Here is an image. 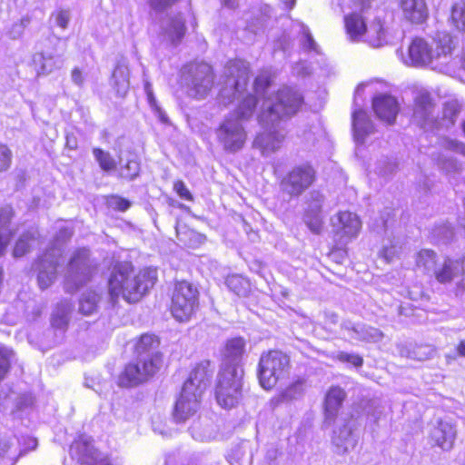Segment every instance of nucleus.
Returning a JSON list of instances; mask_svg holds the SVG:
<instances>
[{
	"instance_id": "nucleus-1",
	"label": "nucleus",
	"mask_w": 465,
	"mask_h": 465,
	"mask_svg": "<svg viewBox=\"0 0 465 465\" xmlns=\"http://www.w3.org/2000/svg\"><path fill=\"white\" fill-rule=\"evenodd\" d=\"M156 272L145 269L134 273L130 262L116 263L108 280L110 300L115 303L120 297L129 303L136 302L156 282Z\"/></svg>"
},
{
	"instance_id": "nucleus-2",
	"label": "nucleus",
	"mask_w": 465,
	"mask_h": 465,
	"mask_svg": "<svg viewBox=\"0 0 465 465\" xmlns=\"http://www.w3.org/2000/svg\"><path fill=\"white\" fill-rule=\"evenodd\" d=\"M303 103L302 95L291 87H283L263 98L258 114L259 123L274 124L292 117Z\"/></svg>"
},
{
	"instance_id": "nucleus-3",
	"label": "nucleus",
	"mask_w": 465,
	"mask_h": 465,
	"mask_svg": "<svg viewBox=\"0 0 465 465\" xmlns=\"http://www.w3.org/2000/svg\"><path fill=\"white\" fill-rule=\"evenodd\" d=\"M243 369L241 366L225 365L221 368L215 389L219 405L225 409L235 407L242 397Z\"/></svg>"
},
{
	"instance_id": "nucleus-4",
	"label": "nucleus",
	"mask_w": 465,
	"mask_h": 465,
	"mask_svg": "<svg viewBox=\"0 0 465 465\" xmlns=\"http://www.w3.org/2000/svg\"><path fill=\"white\" fill-rule=\"evenodd\" d=\"M223 78L218 99L221 104L227 106L245 91L250 78L248 64L242 60L228 62Z\"/></svg>"
},
{
	"instance_id": "nucleus-5",
	"label": "nucleus",
	"mask_w": 465,
	"mask_h": 465,
	"mask_svg": "<svg viewBox=\"0 0 465 465\" xmlns=\"http://www.w3.org/2000/svg\"><path fill=\"white\" fill-rule=\"evenodd\" d=\"M290 368L289 357L280 351H270L261 355L258 365V379L265 390L272 389L288 374Z\"/></svg>"
},
{
	"instance_id": "nucleus-6",
	"label": "nucleus",
	"mask_w": 465,
	"mask_h": 465,
	"mask_svg": "<svg viewBox=\"0 0 465 465\" xmlns=\"http://www.w3.org/2000/svg\"><path fill=\"white\" fill-rule=\"evenodd\" d=\"M451 36L442 33L437 35L433 44L436 47L429 45L422 38H415L409 46V59L412 65H426L433 59L446 55L451 52Z\"/></svg>"
},
{
	"instance_id": "nucleus-7",
	"label": "nucleus",
	"mask_w": 465,
	"mask_h": 465,
	"mask_svg": "<svg viewBox=\"0 0 465 465\" xmlns=\"http://www.w3.org/2000/svg\"><path fill=\"white\" fill-rule=\"evenodd\" d=\"M183 81L189 94L195 98H204L213 85V74L206 63H194L183 68Z\"/></svg>"
},
{
	"instance_id": "nucleus-8",
	"label": "nucleus",
	"mask_w": 465,
	"mask_h": 465,
	"mask_svg": "<svg viewBox=\"0 0 465 465\" xmlns=\"http://www.w3.org/2000/svg\"><path fill=\"white\" fill-rule=\"evenodd\" d=\"M198 291L188 282H180L175 284L171 312L179 322L188 321L198 307Z\"/></svg>"
},
{
	"instance_id": "nucleus-9",
	"label": "nucleus",
	"mask_w": 465,
	"mask_h": 465,
	"mask_svg": "<svg viewBox=\"0 0 465 465\" xmlns=\"http://www.w3.org/2000/svg\"><path fill=\"white\" fill-rule=\"evenodd\" d=\"M316 180V171L308 164L294 166L280 183L281 192L290 198L301 196Z\"/></svg>"
},
{
	"instance_id": "nucleus-10",
	"label": "nucleus",
	"mask_w": 465,
	"mask_h": 465,
	"mask_svg": "<svg viewBox=\"0 0 465 465\" xmlns=\"http://www.w3.org/2000/svg\"><path fill=\"white\" fill-rule=\"evenodd\" d=\"M92 271L89 251L84 248L77 250L70 259L65 273L64 288L66 292H74L90 280Z\"/></svg>"
},
{
	"instance_id": "nucleus-11",
	"label": "nucleus",
	"mask_w": 465,
	"mask_h": 465,
	"mask_svg": "<svg viewBox=\"0 0 465 465\" xmlns=\"http://www.w3.org/2000/svg\"><path fill=\"white\" fill-rule=\"evenodd\" d=\"M215 134L218 143L228 153L242 149L247 138L244 127L234 115L225 116Z\"/></svg>"
},
{
	"instance_id": "nucleus-12",
	"label": "nucleus",
	"mask_w": 465,
	"mask_h": 465,
	"mask_svg": "<svg viewBox=\"0 0 465 465\" xmlns=\"http://www.w3.org/2000/svg\"><path fill=\"white\" fill-rule=\"evenodd\" d=\"M161 366L138 359L128 363L119 377V385L122 387H134L150 380Z\"/></svg>"
},
{
	"instance_id": "nucleus-13",
	"label": "nucleus",
	"mask_w": 465,
	"mask_h": 465,
	"mask_svg": "<svg viewBox=\"0 0 465 465\" xmlns=\"http://www.w3.org/2000/svg\"><path fill=\"white\" fill-rule=\"evenodd\" d=\"M190 384H183L180 396L175 402L173 419L177 422L185 421L200 409L203 393L189 386Z\"/></svg>"
},
{
	"instance_id": "nucleus-14",
	"label": "nucleus",
	"mask_w": 465,
	"mask_h": 465,
	"mask_svg": "<svg viewBox=\"0 0 465 465\" xmlns=\"http://www.w3.org/2000/svg\"><path fill=\"white\" fill-rule=\"evenodd\" d=\"M263 129L253 141V146L262 151L263 155H268L279 150L284 141L286 132L282 123L274 124H263L259 123Z\"/></svg>"
},
{
	"instance_id": "nucleus-15",
	"label": "nucleus",
	"mask_w": 465,
	"mask_h": 465,
	"mask_svg": "<svg viewBox=\"0 0 465 465\" xmlns=\"http://www.w3.org/2000/svg\"><path fill=\"white\" fill-rule=\"evenodd\" d=\"M186 33L185 20L182 14L168 15L160 22L159 37L163 44L177 46Z\"/></svg>"
},
{
	"instance_id": "nucleus-16",
	"label": "nucleus",
	"mask_w": 465,
	"mask_h": 465,
	"mask_svg": "<svg viewBox=\"0 0 465 465\" xmlns=\"http://www.w3.org/2000/svg\"><path fill=\"white\" fill-rule=\"evenodd\" d=\"M457 425L450 419H439L430 429L429 438L433 445L444 451L453 449L457 438Z\"/></svg>"
},
{
	"instance_id": "nucleus-17",
	"label": "nucleus",
	"mask_w": 465,
	"mask_h": 465,
	"mask_svg": "<svg viewBox=\"0 0 465 465\" xmlns=\"http://www.w3.org/2000/svg\"><path fill=\"white\" fill-rule=\"evenodd\" d=\"M62 250L55 248L47 250L36 264L37 282L42 290L50 287L56 279V271Z\"/></svg>"
},
{
	"instance_id": "nucleus-18",
	"label": "nucleus",
	"mask_w": 465,
	"mask_h": 465,
	"mask_svg": "<svg viewBox=\"0 0 465 465\" xmlns=\"http://www.w3.org/2000/svg\"><path fill=\"white\" fill-rule=\"evenodd\" d=\"M412 119L415 124L425 130H432L437 127L434 104L429 93L420 92L415 96Z\"/></svg>"
},
{
	"instance_id": "nucleus-19",
	"label": "nucleus",
	"mask_w": 465,
	"mask_h": 465,
	"mask_svg": "<svg viewBox=\"0 0 465 465\" xmlns=\"http://www.w3.org/2000/svg\"><path fill=\"white\" fill-rule=\"evenodd\" d=\"M325 201L324 194L318 191H312L307 197V208L304 213V223L308 228L316 234L322 229V205Z\"/></svg>"
},
{
	"instance_id": "nucleus-20",
	"label": "nucleus",
	"mask_w": 465,
	"mask_h": 465,
	"mask_svg": "<svg viewBox=\"0 0 465 465\" xmlns=\"http://www.w3.org/2000/svg\"><path fill=\"white\" fill-rule=\"evenodd\" d=\"M331 221L335 234L345 242L355 238L361 228L358 215L351 212H340Z\"/></svg>"
},
{
	"instance_id": "nucleus-21",
	"label": "nucleus",
	"mask_w": 465,
	"mask_h": 465,
	"mask_svg": "<svg viewBox=\"0 0 465 465\" xmlns=\"http://www.w3.org/2000/svg\"><path fill=\"white\" fill-rule=\"evenodd\" d=\"M372 108L377 117L387 124L395 123L399 113V104L395 97L389 94H379L372 100Z\"/></svg>"
},
{
	"instance_id": "nucleus-22",
	"label": "nucleus",
	"mask_w": 465,
	"mask_h": 465,
	"mask_svg": "<svg viewBox=\"0 0 465 465\" xmlns=\"http://www.w3.org/2000/svg\"><path fill=\"white\" fill-rule=\"evenodd\" d=\"M79 461L84 465H112L108 457L98 451L91 438H83L75 444Z\"/></svg>"
},
{
	"instance_id": "nucleus-23",
	"label": "nucleus",
	"mask_w": 465,
	"mask_h": 465,
	"mask_svg": "<svg viewBox=\"0 0 465 465\" xmlns=\"http://www.w3.org/2000/svg\"><path fill=\"white\" fill-rule=\"evenodd\" d=\"M347 394L340 386H331L324 398V423L331 425L336 420Z\"/></svg>"
},
{
	"instance_id": "nucleus-24",
	"label": "nucleus",
	"mask_w": 465,
	"mask_h": 465,
	"mask_svg": "<svg viewBox=\"0 0 465 465\" xmlns=\"http://www.w3.org/2000/svg\"><path fill=\"white\" fill-rule=\"evenodd\" d=\"M159 344L160 341L156 336L152 334L142 335L135 345L136 357L161 366L162 354L158 351Z\"/></svg>"
},
{
	"instance_id": "nucleus-25",
	"label": "nucleus",
	"mask_w": 465,
	"mask_h": 465,
	"mask_svg": "<svg viewBox=\"0 0 465 465\" xmlns=\"http://www.w3.org/2000/svg\"><path fill=\"white\" fill-rule=\"evenodd\" d=\"M341 328L347 331L352 339L366 342H378L384 336L381 330L364 323H352L347 321L342 322Z\"/></svg>"
},
{
	"instance_id": "nucleus-26",
	"label": "nucleus",
	"mask_w": 465,
	"mask_h": 465,
	"mask_svg": "<svg viewBox=\"0 0 465 465\" xmlns=\"http://www.w3.org/2000/svg\"><path fill=\"white\" fill-rule=\"evenodd\" d=\"M400 8L404 19L412 24H422L429 16L425 0H400Z\"/></svg>"
},
{
	"instance_id": "nucleus-27",
	"label": "nucleus",
	"mask_w": 465,
	"mask_h": 465,
	"mask_svg": "<svg viewBox=\"0 0 465 465\" xmlns=\"http://www.w3.org/2000/svg\"><path fill=\"white\" fill-rule=\"evenodd\" d=\"M110 85L119 97H124L130 88V70L126 59L118 61L113 71Z\"/></svg>"
},
{
	"instance_id": "nucleus-28",
	"label": "nucleus",
	"mask_w": 465,
	"mask_h": 465,
	"mask_svg": "<svg viewBox=\"0 0 465 465\" xmlns=\"http://www.w3.org/2000/svg\"><path fill=\"white\" fill-rule=\"evenodd\" d=\"M213 373V368H211V362L209 361H202L194 367L183 384L191 383L189 386L197 389L198 392L203 394L210 384Z\"/></svg>"
},
{
	"instance_id": "nucleus-29",
	"label": "nucleus",
	"mask_w": 465,
	"mask_h": 465,
	"mask_svg": "<svg viewBox=\"0 0 465 465\" xmlns=\"http://www.w3.org/2000/svg\"><path fill=\"white\" fill-rule=\"evenodd\" d=\"M397 349L401 357L418 361L430 360L435 353L434 348L428 344L401 343Z\"/></svg>"
},
{
	"instance_id": "nucleus-30",
	"label": "nucleus",
	"mask_w": 465,
	"mask_h": 465,
	"mask_svg": "<svg viewBox=\"0 0 465 465\" xmlns=\"http://www.w3.org/2000/svg\"><path fill=\"white\" fill-rule=\"evenodd\" d=\"M33 63L38 75H46L60 69L64 64V59L61 55L50 52H39L34 54Z\"/></svg>"
},
{
	"instance_id": "nucleus-31",
	"label": "nucleus",
	"mask_w": 465,
	"mask_h": 465,
	"mask_svg": "<svg viewBox=\"0 0 465 465\" xmlns=\"http://www.w3.org/2000/svg\"><path fill=\"white\" fill-rule=\"evenodd\" d=\"M245 342L242 338L229 340L223 351V360L221 368L225 365L241 366L240 361L244 352Z\"/></svg>"
},
{
	"instance_id": "nucleus-32",
	"label": "nucleus",
	"mask_w": 465,
	"mask_h": 465,
	"mask_svg": "<svg viewBox=\"0 0 465 465\" xmlns=\"http://www.w3.org/2000/svg\"><path fill=\"white\" fill-rule=\"evenodd\" d=\"M352 127L357 143H363L365 137L373 131V124L366 112L355 111L352 114Z\"/></svg>"
},
{
	"instance_id": "nucleus-33",
	"label": "nucleus",
	"mask_w": 465,
	"mask_h": 465,
	"mask_svg": "<svg viewBox=\"0 0 465 465\" xmlns=\"http://www.w3.org/2000/svg\"><path fill=\"white\" fill-rule=\"evenodd\" d=\"M356 442L357 440L352 435V429L348 424L342 425L333 432L332 443L339 454L348 452L350 449L355 447Z\"/></svg>"
},
{
	"instance_id": "nucleus-34",
	"label": "nucleus",
	"mask_w": 465,
	"mask_h": 465,
	"mask_svg": "<svg viewBox=\"0 0 465 465\" xmlns=\"http://www.w3.org/2000/svg\"><path fill=\"white\" fill-rule=\"evenodd\" d=\"M435 271L432 276H434L439 282H450L460 274V262L443 258L440 261Z\"/></svg>"
},
{
	"instance_id": "nucleus-35",
	"label": "nucleus",
	"mask_w": 465,
	"mask_h": 465,
	"mask_svg": "<svg viewBox=\"0 0 465 465\" xmlns=\"http://www.w3.org/2000/svg\"><path fill=\"white\" fill-rule=\"evenodd\" d=\"M13 216L14 210L11 206L6 205L0 209V256L4 254L13 235V232L9 228Z\"/></svg>"
},
{
	"instance_id": "nucleus-36",
	"label": "nucleus",
	"mask_w": 465,
	"mask_h": 465,
	"mask_svg": "<svg viewBox=\"0 0 465 465\" xmlns=\"http://www.w3.org/2000/svg\"><path fill=\"white\" fill-rule=\"evenodd\" d=\"M72 311L73 305L70 302L62 301L57 303L51 317L52 327L63 331H65L70 321Z\"/></svg>"
},
{
	"instance_id": "nucleus-37",
	"label": "nucleus",
	"mask_w": 465,
	"mask_h": 465,
	"mask_svg": "<svg viewBox=\"0 0 465 465\" xmlns=\"http://www.w3.org/2000/svg\"><path fill=\"white\" fill-rule=\"evenodd\" d=\"M440 260L434 251L424 249L417 253L416 266L423 273L432 276Z\"/></svg>"
},
{
	"instance_id": "nucleus-38",
	"label": "nucleus",
	"mask_w": 465,
	"mask_h": 465,
	"mask_svg": "<svg viewBox=\"0 0 465 465\" xmlns=\"http://www.w3.org/2000/svg\"><path fill=\"white\" fill-rule=\"evenodd\" d=\"M346 33L353 41H358L367 33L365 21L361 15L353 13L344 17Z\"/></svg>"
},
{
	"instance_id": "nucleus-39",
	"label": "nucleus",
	"mask_w": 465,
	"mask_h": 465,
	"mask_svg": "<svg viewBox=\"0 0 465 465\" xmlns=\"http://www.w3.org/2000/svg\"><path fill=\"white\" fill-rule=\"evenodd\" d=\"M38 232L35 230H30L23 233L15 242L13 255L16 258L24 256L35 243H38Z\"/></svg>"
},
{
	"instance_id": "nucleus-40",
	"label": "nucleus",
	"mask_w": 465,
	"mask_h": 465,
	"mask_svg": "<svg viewBox=\"0 0 465 465\" xmlns=\"http://www.w3.org/2000/svg\"><path fill=\"white\" fill-rule=\"evenodd\" d=\"M100 301L101 295L94 291L83 292L79 300V312L85 316L92 315L97 312Z\"/></svg>"
},
{
	"instance_id": "nucleus-41",
	"label": "nucleus",
	"mask_w": 465,
	"mask_h": 465,
	"mask_svg": "<svg viewBox=\"0 0 465 465\" xmlns=\"http://www.w3.org/2000/svg\"><path fill=\"white\" fill-rule=\"evenodd\" d=\"M257 106V98L252 94H248L242 98L236 110L228 115H234L240 122L249 120Z\"/></svg>"
},
{
	"instance_id": "nucleus-42",
	"label": "nucleus",
	"mask_w": 465,
	"mask_h": 465,
	"mask_svg": "<svg viewBox=\"0 0 465 465\" xmlns=\"http://www.w3.org/2000/svg\"><path fill=\"white\" fill-rule=\"evenodd\" d=\"M460 113V105L456 101H450L445 104L443 108V116L442 121H437V127L440 128L441 126L449 127L450 125L454 124L458 115Z\"/></svg>"
},
{
	"instance_id": "nucleus-43",
	"label": "nucleus",
	"mask_w": 465,
	"mask_h": 465,
	"mask_svg": "<svg viewBox=\"0 0 465 465\" xmlns=\"http://www.w3.org/2000/svg\"><path fill=\"white\" fill-rule=\"evenodd\" d=\"M302 393V385L301 382H295L289 387H287L284 391H282L279 395L273 397L272 399V403L275 406L285 401H290L294 399H297Z\"/></svg>"
},
{
	"instance_id": "nucleus-44",
	"label": "nucleus",
	"mask_w": 465,
	"mask_h": 465,
	"mask_svg": "<svg viewBox=\"0 0 465 465\" xmlns=\"http://www.w3.org/2000/svg\"><path fill=\"white\" fill-rule=\"evenodd\" d=\"M226 284L230 290L239 296H245L250 290L248 280L240 275L229 276L226 280Z\"/></svg>"
},
{
	"instance_id": "nucleus-45",
	"label": "nucleus",
	"mask_w": 465,
	"mask_h": 465,
	"mask_svg": "<svg viewBox=\"0 0 465 465\" xmlns=\"http://www.w3.org/2000/svg\"><path fill=\"white\" fill-rule=\"evenodd\" d=\"M93 154L99 163V166L104 172H110L116 168V162L110 154V153L105 152L100 148H94L93 150Z\"/></svg>"
},
{
	"instance_id": "nucleus-46",
	"label": "nucleus",
	"mask_w": 465,
	"mask_h": 465,
	"mask_svg": "<svg viewBox=\"0 0 465 465\" xmlns=\"http://www.w3.org/2000/svg\"><path fill=\"white\" fill-rule=\"evenodd\" d=\"M13 351L6 347L0 346V381L5 377L10 369Z\"/></svg>"
},
{
	"instance_id": "nucleus-47",
	"label": "nucleus",
	"mask_w": 465,
	"mask_h": 465,
	"mask_svg": "<svg viewBox=\"0 0 465 465\" xmlns=\"http://www.w3.org/2000/svg\"><path fill=\"white\" fill-rule=\"evenodd\" d=\"M451 17L456 23V26L465 32V1L453 5Z\"/></svg>"
},
{
	"instance_id": "nucleus-48",
	"label": "nucleus",
	"mask_w": 465,
	"mask_h": 465,
	"mask_svg": "<svg viewBox=\"0 0 465 465\" xmlns=\"http://www.w3.org/2000/svg\"><path fill=\"white\" fill-rule=\"evenodd\" d=\"M139 172L140 163L136 161L130 160L124 167L121 176L128 180H134L139 175Z\"/></svg>"
},
{
	"instance_id": "nucleus-49",
	"label": "nucleus",
	"mask_w": 465,
	"mask_h": 465,
	"mask_svg": "<svg viewBox=\"0 0 465 465\" xmlns=\"http://www.w3.org/2000/svg\"><path fill=\"white\" fill-rule=\"evenodd\" d=\"M302 45L305 50L318 52V45L314 41L309 28L305 25H302Z\"/></svg>"
},
{
	"instance_id": "nucleus-50",
	"label": "nucleus",
	"mask_w": 465,
	"mask_h": 465,
	"mask_svg": "<svg viewBox=\"0 0 465 465\" xmlns=\"http://www.w3.org/2000/svg\"><path fill=\"white\" fill-rule=\"evenodd\" d=\"M11 161L12 152L6 145L0 143V173L10 167Z\"/></svg>"
},
{
	"instance_id": "nucleus-51",
	"label": "nucleus",
	"mask_w": 465,
	"mask_h": 465,
	"mask_svg": "<svg viewBox=\"0 0 465 465\" xmlns=\"http://www.w3.org/2000/svg\"><path fill=\"white\" fill-rule=\"evenodd\" d=\"M269 85L270 79L268 74H261L254 80L253 89L257 94L263 95Z\"/></svg>"
},
{
	"instance_id": "nucleus-52",
	"label": "nucleus",
	"mask_w": 465,
	"mask_h": 465,
	"mask_svg": "<svg viewBox=\"0 0 465 465\" xmlns=\"http://www.w3.org/2000/svg\"><path fill=\"white\" fill-rule=\"evenodd\" d=\"M439 165L446 173H456L460 170V166L458 162L452 158L442 157L439 160Z\"/></svg>"
},
{
	"instance_id": "nucleus-53",
	"label": "nucleus",
	"mask_w": 465,
	"mask_h": 465,
	"mask_svg": "<svg viewBox=\"0 0 465 465\" xmlns=\"http://www.w3.org/2000/svg\"><path fill=\"white\" fill-rule=\"evenodd\" d=\"M337 359L342 362H349L355 367H361L363 363V359L358 354L347 353L343 351L338 353Z\"/></svg>"
},
{
	"instance_id": "nucleus-54",
	"label": "nucleus",
	"mask_w": 465,
	"mask_h": 465,
	"mask_svg": "<svg viewBox=\"0 0 465 465\" xmlns=\"http://www.w3.org/2000/svg\"><path fill=\"white\" fill-rule=\"evenodd\" d=\"M372 30L375 31L377 34V36L375 38H372L371 36H369V43L373 47H379L383 45V42L385 41V35L382 25L380 23L375 24V25L372 27Z\"/></svg>"
},
{
	"instance_id": "nucleus-55",
	"label": "nucleus",
	"mask_w": 465,
	"mask_h": 465,
	"mask_svg": "<svg viewBox=\"0 0 465 465\" xmlns=\"http://www.w3.org/2000/svg\"><path fill=\"white\" fill-rule=\"evenodd\" d=\"M73 235V231L69 228H61L55 237V242L54 243V246L51 247L49 250L58 248L61 250V244L66 242L71 238Z\"/></svg>"
},
{
	"instance_id": "nucleus-56",
	"label": "nucleus",
	"mask_w": 465,
	"mask_h": 465,
	"mask_svg": "<svg viewBox=\"0 0 465 465\" xmlns=\"http://www.w3.org/2000/svg\"><path fill=\"white\" fill-rule=\"evenodd\" d=\"M173 188L181 198L188 201L193 200L192 193H190V191L188 190V188L186 187L183 181H177L176 183H174Z\"/></svg>"
},
{
	"instance_id": "nucleus-57",
	"label": "nucleus",
	"mask_w": 465,
	"mask_h": 465,
	"mask_svg": "<svg viewBox=\"0 0 465 465\" xmlns=\"http://www.w3.org/2000/svg\"><path fill=\"white\" fill-rule=\"evenodd\" d=\"M34 399L31 394H22L16 398V407L18 410H23L31 406Z\"/></svg>"
},
{
	"instance_id": "nucleus-58",
	"label": "nucleus",
	"mask_w": 465,
	"mask_h": 465,
	"mask_svg": "<svg viewBox=\"0 0 465 465\" xmlns=\"http://www.w3.org/2000/svg\"><path fill=\"white\" fill-rule=\"evenodd\" d=\"M111 204L117 210L124 212L130 206L131 203L128 200L121 198V197H113L111 201Z\"/></svg>"
},
{
	"instance_id": "nucleus-59",
	"label": "nucleus",
	"mask_w": 465,
	"mask_h": 465,
	"mask_svg": "<svg viewBox=\"0 0 465 465\" xmlns=\"http://www.w3.org/2000/svg\"><path fill=\"white\" fill-rule=\"evenodd\" d=\"M152 8L156 11H163L171 6L176 0H149Z\"/></svg>"
},
{
	"instance_id": "nucleus-60",
	"label": "nucleus",
	"mask_w": 465,
	"mask_h": 465,
	"mask_svg": "<svg viewBox=\"0 0 465 465\" xmlns=\"http://www.w3.org/2000/svg\"><path fill=\"white\" fill-rule=\"evenodd\" d=\"M70 20V15L67 11H60L55 17L56 25L62 28H66Z\"/></svg>"
},
{
	"instance_id": "nucleus-61",
	"label": "nucleus",
	"mask_w": 465,
	"mask_h": 465,
	"mask_svg": "<svg viewBox=\"0 0 465 465\" xmlns=\"http://www.w3.org/2000/svg\"><path fill=\"white\" fill-rule=\"evenodd\" d=\"M38 445L35 438L27 437L24 440V449L21 450L20 455L25 454L28 450H34Z\"/></svg>"
},
{
	"instance_id": "nucleus-62",
	"label": "nucleus",
	"mask_w": 465,
	"mask_h": 465,
	"mask_svg": "<svg viewBox=\"0 0 465 465\" xmlns=\"http://www.w3.org/2000/svg\"><path fill=\"white\" fill-rule=\"evenodd\" d=\"M71 78L74 84H75L78 86H82L84 82V78L83 76L82 72L79 68L73 69L71 73Z\"/></svg>"
},
{
	"instance_id": "nucleus-63",
	"label": "nucleus",
	"mask_w": 465,
	"mask_h": 465,
	"mask_svg": "<svg viewBox=\"0 0 465 465\" xmlns=\"http://www.w3.org/2000/svg\"><path fill=\"white\" fill-rule=\"evenodd\" d=\"M370 407H373V408H374V410H373V411H372V412H371V411L368 410V411H367V413H368V415H371V416L374 418V420H375V421H377V420L380 419V417H381V413H382V411H381V410H380V404H379V402H378V401H371V404H370Z\"/></svg>"
},
{
	"instance_id": "nucleus-64",
	"label": "nucleus",
	"mask_w": 465,
	"mask_h": 465,
	"mask_svg": "<svg viewBox=\"0 0 465 465\" xmlns=\"http://www.w3.org/2000/svg\"><path fill=\"white\" fill-rule=\"evenodd\" d=\"M381 222L377 223H373L372 229L376 231L378 233H381L382 232L386 231L387 228V221L384 220L382 216L380 218Z\"/></svg>"
}]
</instances>
